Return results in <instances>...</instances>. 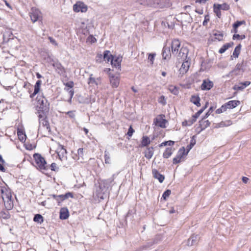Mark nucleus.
Wrapping results in <instances>:
<instances>
[{
	"mask_svg": "<svg viewBox=\"0 0 251 251\" xmlns=\"http://www.w3.org/2000/svg\"><path fill=\"white\" fill-rule=\"evenodd\" d=\"M39 127L38 133L43 136H47L50 134V127L49 121L47 119V115H38Z\"/></svg>",
	"mask_w": 251,
	"mask_h": 251,
	"instance_id": "f257e3e1",
	"label": "nucleus"
},
{
	"mask_svg": "<svg viewBox=\"0 0 251 251\" xmlns=\"http://www.w3.org/2000/svg\"><path fill=\"white\" fill-rule=\"evenodd\" d=\"M38 112L39 115H47L50 109V103L43 95L38 96L36 98Z\"/></svg>",
	"mask_w": 251,
	"mask_h": 251,
	"instance_id": "f03ea898",
	"label": "nucleus"
},
{
	"mask_svg": "<svg viewBox=\"0 0 251 251\" xmlns=\"http://www.w3.org/2000/svg\"><path fill=\"white\" fill-rule=\"evenodd\" d=\"M1 193L5 206L8 210L11 209L13 207V202L10 190L3 187L1 189Z\"/></svg>",
	"mask_w": 251,
	"mask_h": 251,
	"instance_id": "7ed1b4c3",
	"label": "nucleus"
},
{
	"mask_svg": "<svg viewBox=\"0 0 251 251\" xmlns=\"http://www.w3.org/2000/svg\"><path fill=\"white\" fill-rule=\"evenodd\" d=\"M33 157L39 169L46 170L48 169V166L45 158L40 154L35 153L33 155Z\"/></svg>",
	"mask_w": 251,
	"mask_h": 251,
	"instance_id": "20e7f679",
	"label": "nucleus"
},
{
	"mask_svg": "<svg viewBox=\"0 0 251 251\" xmlns=\"http://www.w3.org/2000/svg\"><path fill=\"white\" fill-rule=\"evenodd\" d=\"M167 123L168 121L165 119V116L163 114L158 115L153 121V123L156 126L161 128H165Z\"/></svg>",
	"mask_w": 251,
	"mask_h": 251,
	"instance_id": "39448f33",
	"label": "nucleus"
},
{
	"mask_svg": "<svg viewBox=\"0 0 251 251\" xmlns=\"http://www.w3.org/2000/svg\"><path fill=\"white\" fill-rule=\"evenodd\" d=\"M50 63L53 67L55 71L60 75H63L65 73V69L61 64L57 60L51 59Z\"/></svg>",
	"mask_w": 251,
	"mask_h": 251,
	"instance_id": "423d86ee",
	"label": "nucleus"
},
{
	"mask_svg": "<svg viewBox=\"0 0 251 251\" xmlns=\"http://www.w3.org/2000/svg\"><path fill=\"white\" fill-rule=\"evenodd\" d=\"M30 17L32 22L35 23L42 18V14L39 9L33 7L31 9Z\"/></svg>",
	"mask_w": 251,
	"mask_h": 251,
	"instance_id": "0eeeda50",
	"label": "nucleus"
},
{
	"mask_svg": "<svg viewBox=\"0 0 251 251\" xmlns=\"http://www.w3.org/2000/svg\"><path fill=\"white\" fill-rule=\"evenodd\" d=\"M56 152L60 160L65 161L67 160V151L64 148L63 146L58 144V147L56 149Z\"/></svg>",
	"mask_w": 251,
	"mask_h": 251,
	"instance_id": "6e6552de",
	"label": "nucleus"
},
{
	"mask_svg": "<svg viewBox=\"0 0 251 251\" xmlns=\"http://www.w3.org/2000/svg\"><path fill=\"white\" fill-rule=\"evenodd\" d=\"M189 50L188 49L185 47L182 46L178 51V53L175 55L177 57L178 59H189L187 57V55L188 54Z\"/></svg>",
	"mask_w": 251,
	"mask_h": 251,
	"instance_id": "1a4fd4ad",
	"label": "nucleus"
},
{
	"mask_svg": "<svg viewBox=\"0 0 251 251\" xmlns=\"http://www.w3.org/2000/svg\"><path fill=\"white\" fill-rule=\"evenodd\" d=\"M73 10L75 12H85L87 10V6L82 2L77 1L74 5Z\"/></svg>",
	"mask_w": 251,
	"mask_h": 251,
	"instance_id": "9d476101",
	"label": "nucleus"
},
{
	"mask_svg": "<svg viewBox=\"0 0 251 251\" xmlns=\"http://www.w3.org/2000/svg\"><path fill=\"white\" fill-rule=\"evenodd\" d=\"M181 44L177 39H174L172 42L171 48L173 54L176 55L181 48Z\"/></svg>",
	"mask_w": 251,
	"mask_h": 251,
	"instance_id": "9b49d317",
	"label": "nucleus"
},
{
	"mask_svg": "<svg viewBox=\"0 0 251 251\" xmlns=\"http://www.w3.org/2000/svg\"><path fill=\"white\" fill-rule=\"evenodd\" d=\"M185 150L184 147L180 148L177 153L176 156L173 159V163L177 164L181 161V158L184 155H186Z\"/></svg>",
	"mask_w": 251,
	"mask_h": 251,
	"instance_id": "f8f14e48",
	"label": "nucleus"
},
{
	"mask_svg": "<svg viewBox=\"0 0 251 251\" xmlns=\"http://www.w3.org/2000/svg\"><path fill=\"white\" fill-rule=\"evenodd\" d=\"M110 83L113 88H117L120 83V77L118 75H109Z\"/></svg>",
	"mask_w": 251,
	"mask_h": 251,
	"instance_id": "ddd939ff",
	"label": "nucleus"
},
{
	"mask_svg": "<svg viewBox=\"0 0 251 251\" xmlns=\"http://www.w3.org/2000/svg\"><path fill=\"white\" fill-rule=\"evenodd\" d=\"M190 65V59L185 60L183 62L180 68L179 69V73L182 75L186 73L188 71Z\"/></svg>",
	"mask_w": 251,
	"mask_h": 251,
	"instance_id": "4468645a",
	"label": "nucleus"
},
{
	"mask_svg": "<svg viewBox=\"0 0 251 251\" xmlns=\"http://www.w3.org/2000/svg\"><path fill=\"white\" fill-rule=\"evenodd\" d=\"M108 188L105 186L104 184H103L100 181V183L99 188L97 189V195L98 197L100 198L101 199H103V195L106 192Z\"/></svg>",
	"mask_w": 251,
	"mask_h": 251,
	"instance_id": "2eb2a0df",
	"label": "nucleus"
},
{
	"mask_svg": "<svg viewBox=\"0 0 251 251\" xmlns=\"http://www.w3.org/2000/svg\"><path fill=\"white\" fill-rule=\"evenodd\" d=\"M199 240V236L198 235L193 234L188 240L187 245L189 246H192L197 245L198 243Z\"/></svg>",
	"mask_w": 251,
	"mask_h": 251,
	"instance_id": "dca6fc26",
	"label": "nucleus"
},
{
	"mask_svg": "<svg viewBox=\"0 0 251 251\" xmlns=\"http://www.w3.org/2000/svg\"><path fill=\"white\" fill-rule=\"evenodd\" d=\"M213 86V83L211 81L208 79H205L203 80L202 83L201 85V88L203 90H209Z\"/></svg>",
	"mask_w": 251,
	"mask_h": 251,
	"instance_id": "f3484780",
	"label": "nucleus"
},
{
	"mask_svg": "<svg viewBox=\"0 0 251 251\" xmlns=\"http://www.w3.org/2000/svg\"><path fill=\"white\" fill-rule=\"evenodd\" d=\"M111 65L116 68H120L121 67V62L122 61V57H116L114 58L113 56L111 59Z\"/></svg>",
	"mask_w": 251,
	"mask_h": 251,
	"instance_id": "a211bd4d",
	"label": "nucleus"
},
{
	"mask_svg": "<svg viewBox=\"0 0 251 251\" xmlns=\"http://www.w3.org/2000/svg\"><path fill=\"white\" fill-rule=\"evenodd\" d=\"M152 175L153 177L155 178L158 180L159 182L162 183L163 182L164 180V176L161 174L159 173V172L155 169L152 170Z\"/></svg>",
	"mask_w": 251,
	"mask_h": 251,
	"instance_id": "6ab92c4d",
	"label": "nucleus"
},
{
	"mask_svg": "<svg viewBox=\"0 0 251 251\" xmlns=\"http://www.w3.org/2000/svg\"><path fill=\"white\" fill-rule=\"evenodd\" d=\"M243 62L238 63L235 66V69L232 70L234 75L235 76L241 75V70H242Z\"/></svg>",
	"mask_w": 251,
	"mask_h": 251,
	"instance_id": "aec40b11",
	"label": "nucleus"
},
{
	"mask_svg": "<svg viewBox=\"0 0 251 251\" xmlns=\"http://www.w3.org/2000/svg\"><path fill=\"white\" fill-rule=\"evenodd\" d=\"M69 212L67 208H62L60 211V218L61 219L65 220L69 217Z\"/></svg>",
	"mask_w": 251,
	"mask_h": 251,
	"instance_id": "412c9836",
	"label": "nucleus"
},
{
	"mask_svg": "<svg viewBox=\"0 0 251 251\" xmlns=\"http://www.w3.org/2000/svg\"><path fill=\"white\" fill-rule=\"evenodd\" d=\"M162 56L164 59H168L171 56V53L170 52V48H168L164 47L162 51Z\"/></svg>",
	"mask_w": 251,
	"mask_h": 251,
	"instance_id": "4be33fe9",
	"label": "nucleus"
},
{
	"mask_svg": "<svg viewBox=\"0 0 251 251\" xmlns=\"http://www.w3.org/2000/svg\"><path fill=\"white\" fill-rule=\"evenodd\" d=\"M41 84V80H38L36 82V84L34 86V92L30 95V97L31 98H33L39 92Z\"/></svg>",
	"mask_w": 251,
	"mask_h": 251,
	"instance_id": "5701e85b",
	"label": "nucleus"
},
{
	"mask_svg": "<svg viewBox=\"0 0 251 251\" xmlns=\"http://www.w3.org/2000/svg\"><path fill=\"white\" fill-rule=\"evenodd\" d=\"M240 104L238 100H230L225 104L227 108H233Z\"/></svg>",
	"mask_w": 251,
	"mask_h": 251,
	"instance_id": "b1692460",
	"label": "nucleus"
},
{
	"mask_svg": "<svg viewBox=\"0 0 251 251\" xmlns=\"http://www.w3.org/2000/svg\"><path fill=\"white\" fill-rule=\"evenodd\" d=\"M200 98L198 96L193 95L191 97L190 101L197 106H200Z\"/></svg>",
	"mask_w": 251,
	"mask_h": 251,
	"instance_id": "393cba45",
	"label": "nucleus"
},
{
	"mask_svg": "<svg viewBox=\"0 0 251 251\" xmlns=\"http://www.w3.org/2000/svg\"><path fill=\"white\" fill-rule=\"evenodd\" d=\"M153 154V148H148L145 151V156L148 158L150 159L152 157Z\"/></svg>",
	"mask_w": 251,
	"mask_h": 251,
	"instance_id": "a878e982",
	"label": "nucleus"
},
{
	"mask_svg": "<svg viewBox=\"0 0 251 251\" xmlns=\"http://www.w3.org/2000/svg\"><path fill=\"white\" fill-rule=\"evenodd\" d=\"M233 45V42H230L226 43L223 46V47L219 50V52L220 53H223L225 52L229 48L232 47Z\"/></svg>",
	"mask_w": 251,
	"mask_h": 251,
	"instance_id": "bb28decb",
	"label": "nucleus"
},
{
	"mask_svg": "<svg viewBox=\"0 0 251 251\" xmlns=\"http://www.w3.org/2000/svg\"><path fill=\"white\" fill-rule=\"evenodd\" d=\"M114 179V178L113 175L112 177L107 179L102 180L100 181L103 184H104L105 186L108 189L109 187L110 186L111 184L113 181Z\"/></svg>",
	"mask_w": 251,
	"mask_h": 251,
	"instance_id": "cd10ccee",
	"label": "nucleus"
},
{
	"mask_svg": "<svg viewBox=\"0 0 251 251\" xmlns=\"http://www.w3.org/2000/svg\"><path fill=\"white\" fill-rule=\"evenodd\" d=\"M204 119L200 121V126L201 128V130L204 129L205 128L209 126L210 123L208 120H204Z\"/></svg>",
	"mask_w": 251,
	"mask_h": 251,
	"instance_id": "c85d7f7f",
	"label": "nucleus"
},
{
	"mask_svg": "<svg viewBox=\"0 0 251 251\" xmlns=\"http://www.w3.org/2000/svg\"><path fill=\"white\" fill-rule=\"evenodd\" d=\"M173 153V149L171 148H167L163 154V157L168 158Z\"/></svg>",
	"mask_w": 251,
	"mask_h": 251,
	"instance_id": "c756f323",
	"label": "nucleus"
},
{
	"mask_svg": "<svg viewBox=\"0 0 251 251\" xmlns=\"http://www.w3.org/2000/svg\"><path fill=\"white\" fill-rule=\"evenodd\" d=\"M64 90L68 92V95L70 96V98H69V99L68 100V102L69 103H71V102H72V98H73V97L74 96V90L73 89V88H66V87H65L64 88Z\"/></svg>",
	"mask_w": 251,
	"mask_h": 251,
	"instance_id": "7c9ffc66",
	"label": "nucleus"
},
{
	"mask_svg": "<svg viewBox=\"0 0 251 251\" xmlns=\"http://www.w3.org/2000/svg\"><path fill=\"white\" fill-rule=\"evenodd\" d=\"M150 142L151 141L150 138L148 136H144L142 137V140L141 141L142 147H145L148 146L150 144Z\"/></svg>",
	"mask_w": 251,
	"mask_h": 251,
	"instance_id": "2f4dec72",
	"label": "nucleus"
},
{
	"mask_svg": "<svg viewBox=\"0 0 251 251\" xmlns=\"http://www.w3.org/2000/svg\"><path fill=\"white\" fill-rule=\"evenodd\" d=\"M113 56L111 54L110 51L105 50L103 53V58L104 60L109 62Z\"/></svg>",
	"mask_w": 251,
	"mask_h": 251,
	"instance_id": "473e14b6",
	"label": "nucleus"
},
{
	"mask_svg": "<svg viewBox=\"0 0 251 251\" xmlns=\"http://www.w3.org/2000/svg\"><path fill=\"white\" fill-rule=\"evenodd\" d=\"M213 35L215 36V39L218 40L219 41L223 40V34L221 33L220 31H216L215 32L213 33Z\"/></svg>",
	"mask_w": 251,
	"mask_h": 251,
	"instance_id": "72a5a7b5",
	"label": "nucleus"
},
{
	"mask_svg": "<svg viewBox=\"0 0 251 251\" xmlns=\"http://www.w3.org/2000/svg\"><path fill=\"white\" fill-rule=\"evenodd\" d=\"M33 221L35 222H38L40 224H41L43 222V217L40 214H36L34 217Z\"/></svg>",
	"mask_w": 251,
	"mask_h": 251,
	"instance_id": "f704fd0d",
	"label": "nucleus"
},
{
	"mask_svg": "<svg viewBox=\"0 0 251 251\" xmlns=\"http://www.w3.org/2000/svg\"><path fill=\"white\" fill-rule=\"evenodd\" d=\"M213 7H214V13H215V14H216L218 18H221V12L220 11L221 9L216 4H214Z\"/></svg>",
	"mask_w": 251,
	"mask_h": 251,
	"instance_id": "c9c22d12",
	"label": "nucleus"
},
{
	"mask_svg": "<svg viewBox=\"0 0 251 251\" xmlns=\"http://www.w3.org/2000/svg\"><path fill=\"white\" fill-rule=\"evenodd\" d=\"M169 90L173 94L177 95L178 93V89L173 85H170L168 88Z\"/></svg>",
	"mask_w": 251,
	"mask_h": 251,
	"instance_id": "e433bc0d",
	"label": "nucleus"
},
{
	"mask_svg": "<svg viewBox=\"0 0 251 251\" xmlns=\"http://www.w3.org/2000/svg\"><path fill=\"white\" fill-rule=\"evenodd\" d=\"M240 50H241V45H240L237 46L234 49V50L233 52V55L235 58H237L238 57L240 52Z\"/></svg>",
	"mask_w": 251,
	"mask_h": 251,
	"instance_id": "4c0bfd02",
	"label": "nucleus"
},
{
	"mask_svg": "<svg viewBox=\"0 0 251 251\" xmlns=\"http://www.w3.org/2000/svg\"><path fill=\"white\" fill-rule=\"evenodd\" d=\"M104 160L105 163L109 164L110 163V157L109 152L105 151H104Z\"/></svg>",
	"mask_w": 251,
	"mask_h": 251,
	"instance_id": "58836bf2",
	"label": "nucleus"
},
{
	"mask_svg": "<svg viewBox=\"0 0 251 251\" xmlns=\"http://www.w3.org/2000/svg\"><path fill=\"white\" fill-rule=\"evenodd\" d=\"M88 83L89 84H96L98 85V83L95 78L93 77V74H91L88 80Z\"/></svg>",
	"mask_w": 251,
	"mask_h": 251,
	"instance_id": "ea45409f",
	"label": "nucleus"
},
{
	"mask_svg": "<svg viewBox=\"0 0 251 251\" xmlns=\"http://www.w3.org/2000/svg\"><path fill=\"white\" fill-rule=\"evenodd\" d=\"M0 218L7 219L9 218V214L8 211H1L0 212Z\"/></svg>",
	"mask_w": 251,
	"mask_h": 251,
	"instance_id": "a19ab883",
	"label": "nucleus"
},
{
	"mask_svg": "<svg viewBox=\"0 0 251 251\" xmlns=\"http://www.w3.org/2000/svg\"><path fill=\"white\" fill-rule=\"evenodd\" d=\"M227 109V108L225 104L224 105H223L220 108L217 109L216 112L217 114H220L226 111Z\"/></svg>",
	"mask_w": 251,
	"mask_h": 251,
	"instance_id": "79ce46f5",
	"label": "nucleus"
},
{
	"mask_svg": "<svg viewBox=\"0 0 251 251\" xmlns=\"http://www.w3.org/2000/svg\"><path fill=\"white\" fill-rule=\"evenodd\" d=\"M59 197H61L62 198V200H64L65 199H68L69 197L73 198V195L72 193L68 192V193H67L66 194H65L64 195H60V196H59Z\"/></svg>",
	"mask_w": 251,
	"mask_h": 251,
	"instance_id": "37998d69",
	"label": "nucleus"
},
{
	"mask_svg": "<svg viewBox=\"0 0 251 251\" xmlns=\"http://www.w3.org/2000/svg\"><path fill=\"white\" fill-rule=\"evenodd\" d=\"M246 38V36L245 35H239V34H235L233 35V40H235V39H237V40H243V39H245Z\"/></svg>",
	"mask_w": 251,
	"mask_h": 251,
	"instance_id": "c03bdc74",
	"label": "nucleus"
},
{
	"mask_svg": "<svg viewBox=\"0 0 251 251\" xmlns=\"http://www.w3.org/2000/svg\"><path fill=\"white\" fill-rule=\"evenodd\" d=\"M220 9L227 10H228L229 6L226 3H224L223 4H216Z\"/></svg>",
	"mask_w": 251,
	"mask_h": 251,
	"instance_id": "a18cd8bd",
	"label": "nucleus"
},
{
	"mask_svg": "<svg viewBox=\"0 0 251 251\" xmlns=\"http://www.w3.org/2000/svg\"><path fill=\"white\" fill-rule=\"evenodd\" d=\"M245 24V21H237L233 25V28H237L239 26Z\"/></svg>",
	"mask_w": 251,
	"mask_h": 251,
	"instance_id": "49530a36",
	"label": "nucleus"
},
{
	"mask_svg": "<svg viewBox=\"0 0 251 251\" xmlns=\"http://www.w3.org/2000/svg\"><path fill=\"white\" fill-rule=\"evenodd\" d=\"M174 144V141H165V142H164L162 143L159 145V146L160 147H163V146H167V145L169 146H173Z\"/></svg>",
	"mask_w": 251,
	"mask_h": 251,
	"instance_id": "de8ad7c7",
	"label": "nucleus"
},
{
	"mask_svg": "<svg viewBox=\"0 0 251 251\" xmlns=\"http://www.w3.org/2000/svg\"><path fill=\"white\" fill-rule=\"evenodd\" d=\"M245 88L243 86V85L240 83L238 85H235L233 87V89L237 91H241L244 89Z\"/></svg>",
	"mask_w": 251,
	"mask_h": 251,
	"instance_id": "09e8293b",
	"label": "nucleus"
},
{
	"mask_svg": "<svg viewBox=\"0 0 251 251\" xmlns=\"http://www.w3.org/2000/svg\"><path fill=\"white\" fill-rule=\"evenodd\" d=\"M152 0H141L140 3L143 5L151 6V2Z\"/></svg>",
	"mask_w": 251,
	"mask_h": 251,
	"instance_id": "8fccbe9b",
	"label": "nucleus"
},
{
	"mask_svg": "<svg viewBox=\"0 0 251 251\" xmlns=\"http://www.w3.org/2000/svg\"><path fill=\"white\" fill-rule=\"evenodd\" d=\"M158 101L159 103L165 105L166 103V100L164 96H161L158 99Z\"/></svg>",
	"mask_w": 251,
	"mask_h": 251,
	"instance_id": "3c124183",
	"label": "nucleus"
},
{
	"mask_svg": "<svg viewBox=\"0 0 251 251\" xmlns=\"http://www.w3.org/2000/svg\"><path fill=\"white\" fill-rule=\"evenodd\" d=\"M171 193V190H167L164 192L162 195V197L164 198V200H166L167 198H168L170 195Z\"/></svg>",
	"mask_w": 251,
	"mask_h": 251,
	"instance_id": "603ef678",
	"label": "nucleus"
},
{
	"mask_svg": "<svg viewBox=\"0 0 251 251\" xmlns=\"http://www.w3.org/2000/svg\"><path fill=\"white\" fill-rule=\"evenodd\" d=\"M155 53H150L149 54L148 59L150 61L151 64H153Z\"/></svg>",
	"mask_w": 251,
	"mask_h": 251,
	"instance_id": "864d4df0",
	"label": "nucleus"
},
{
	"mask_svg": "<svg viewBox=\"0 0 251 251\" xmlns=\"http://www.w3.org/2000/svg\"><path fill=\"white\" fill-rule=\"evenodd\" d=\"M134 132V130L132 128L131 126H130L128 128V132L127 133V135L129 137H131Z\"/></svg>",
	"mask_w": 251,
	"mask_h": 251,
	"instance_id": "5fc2aeb1",
	"label": "nucleus"
},
{
	"mask_svg": "<svg viewBox=\"0 0 251 251\" xmlns=\"http://www.w3.org/2000/svg\"><path fill=\"white\" fill-rule=\"evenodd\" d=\"M75 111H70L68 112H66V114H67L69 117L71 118H75Z\"/></svg>",
	"mask_w": 251,
	"mask_h": 251,
	"instance_id": "6e6d98bb",
	"label": "nucleus"
},
{
	"mask_svg": "<svg viewBox=\"0 0 251 251\" xmlns=\"http://www.w3.org/2000/svg\"><path fill=\"white\" fill-rule=\"evenodd\" d=\"M87 41L93 43L96 41V39L92 35H90L87 38Z\"/></svg>",
	"mask_w": 251,
	"mask_h": 251,
	"instance_id": "4d7b16f0",
	"label": "nucleus"
},
{
	"mask_svg": "<svg viewBox=\"0 0 251 251\" xmlns=\"http://www.w3.org/2000/svg\"><path fill=\"white\" fill-rule=\"evenodd\" d=\"M213 107H210L208 111L206 113V114L204 116L203 119L207 118L211 114V113L213 112Z\"/></svg>",
	"mask_w": 251,
	"mask_h": 251,
	"instance_id": "13d9d810",
	"label": "nucleus"
},
{
	"mask_svg": "<svg viewBox=\"0 0 251 251\" xmlns=\"http://www.w3.org/2000/svg\"><path fill=\"white\" fill-rule=\"evenodd\" d=\"M66 88H73L74 86V82L73 81H70L64 84Z\"/></svg>",
	"mask_w": 251,
	"mask_h": 251,
	"instance_id": "bf43d9fd",
	"label": "nucleus"
},
{
	"mask_svg": "<svg viewBox=\"0 0 251 251\" xmlns=\"http://www.w3.org/2000/svg\"><path fill=\"white\" fill-rule=\"evenodd\" d=\"M209 21V16L206 15L204 17V20L203 22L202 25L203 26H206L208 22Z\"/></svg>",
	"mask_w": 251,
	"mask_h": 251,
	"instance_id": "052dcab7",
	"label": "nucleus"
},
{
	"mask_svg": "<svg viewBox=\"0 0 251 251\" xmlns=\"http://www.w3.org/2000/svg\"><path fill=\"white\" fill-rule=\"evenodd\" d=\"M48 39H49L51 43L54 45L55 46H57V43L53 38H52L51 37H49Z\"/></svg>",
	"mask_w": 251,
	"mask_h": 251,
	"instance_id": "680f3d73",
	"label": "nucleus"
},
{
	"mask_svg": "<svg viewBox=\"0 0 251 251\" xmlns=\"http://www.w3.org/2000/svg\"><path fill=\"white\" fill-rule=\"evenodd\" d=\"M50 169L52 170V171H55L56 170V169H57L56 168V163H52L50 166Z\"/></svg>",
	"mask_w": 251,
	"mask_h": 251,
	"instance_id": "e2e57ef3",
	"label": "nucleus"
},
{
	"mask_svg": "<svg viewBox=\"0 0 251 251\" xmlns=\"http://www.w3.org/2000/svg\"><path fill=\"white\" fill-rule=\"evenodd\" d=\"M77 153L78 154V155L80 156H82L83 154V150L82 148H79L77 150Z\"/></svg>",
	"mask_w": 251,
	"mask_h": 251,
	"instance_id": "0e129e2a",
	"label": "nucleus"
},
{
	"mask_svg": "<svg viewBox=\"0 0 251 251\" xmlns=\"http://www.w3.org/2000/svg\"><path fill=\"white\" fill-rule=\"evenodd\" d=\"M241 84L243 85L244 87L245 88L247 86H249L251 84L250 81H246L244 82H242Z\"/></svg>",
	"mask_w": 251,
	"mask_h": 251,
	"instance_id": "69168bd1",
	"label": "nucleus"
},
{
	"mask_svg": "<svg viewBox=\"0 0 251 251\" xmlns=\"http://www.w3.org/2000/svg\"><path fill=\"white\" fill-rule=\"evenodd\" d=\"M200 115H199L198 112L196 113L193 116V122H195L196 121L197 118H198Z\"/></svg>",
	"mask_w": 251,
	"mask_h": 251,
	"instance_id": "338daca9",
	"label": "nucleus"
},
{
	"mask_svg": "<svg viewBox=\"0 0 251 251\" xmlns=\"http://www.w3.org/2000/svg\"><path fill=\"white\" fill-rule=\"evenodd\" d=\"M225 126V124L224 122H221L216 126L215 127L218 128L221 127H224Z\"/></svg>",
	"mask_w": 251,
	"mask_h": 251,
	"instance_id": "774afa93",
	"label": "nucleus"
}]
</instances>
